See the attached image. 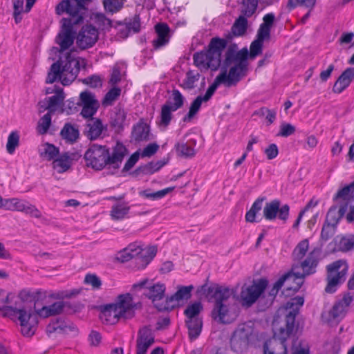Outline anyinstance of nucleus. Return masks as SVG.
Listing matches in <instances>:
<instances>
[{
	"label": "nucleus",
	"mask_w": 354,
	"mask_h": 354,
	"mask_svg": "<svg viewBox=\"0 0 354 354\" xmlns=\"http://www.w3.org/2000/svg\"><path fill=\"white\" fill-rule=\"evenodd\" d=\"M82 23L81 17L77 19L70 17L62 19L61 29L55 39L60 48L59 59L50 66L46 79V84H52L59 80L64 86H67L77 77L80 70V62L71 52L64 51L74 43L76 38L75 26Z\"/></svg>",
	"instance_id": "1"
},
{
	"label": "nucleus",
	"mask_w": 354,
	"mask_h": 354,
	"mask_svg": "<svg viewBox=\"0 0 354 354\" xmlns=\"http://www.w3.org/2000/svg\"><path fill=\"white\" fill-rule=\"evenodd\" d=\"M67 303L64 301H56L49 306H44L40 309H36L34 304V310L32 308L28 309L18 306L17 302L15 306H0V312H2L3 317L15 319L17 317L21 327V333L25 336H32L35 334L38 324V317L47 318L52 316L60 315Z\"/></svg>",
	"instance_id": "2"
},
{
	"label": "nucleus",
	"mask_w": 354,
	"mask_h": 354,
	"mask_svg": "<svg viewBox=\"0 0 354 354\" xmlns=\"http://www.w3.org/2000/svg\"><path fill=\"white\" fill-rule=\"evenodd\" d=\"M126 152V147L120 142H117L111 154L106 146L92 144L85 151L84 160L87 167L96 171H100L107 165L119 168Z\"/></svg>",
	"instance_id": "3"
},
{
	"label": "nucleus",
	"mask_w": 354,
	"mask_h": 354,
	"mask_svg": "<svg viewBox=\"0 0 354 354\" xmlns=\"http://www.w3.org/2000/svg\"><path fill=\"white\" fill-rule=\"evenodd\" d=\"M198 292L203 293L208 301L214 302L211 313L214 320L221 324H230L234 320L235 317L231 315L225 304L233 294L231 289L218 283L209 286L205 283L199 288Z\"/></svg>",
	"instance_id": "4"
},
{
	"label": "nucleus",
	"mask_w": 354,
	"mask_h": 354,
	"mask_svg": "<svg viewBox=\"0 0 354 354\" xmlns=\"http://www.w3.org/2000/svg\"><path fill=\"white\" fill-rule=\"evenodd\" d=\"M298 310H295L286 315L284 326H278L276 319L272 323L273 339L263 344V354H287L286 341L297 330L295 319Z\"/></svg>",
	"instance_id": "5"
},
{
	"label": "nucleus",
	"mask_w": 354,
	"mask_h": 354,
	"mask_svg": "<svg viewBox=\"0 0 354 354\" xmlns=\"http://www.w3.org/2000/svg\"><path fill=\"white\" fill-rule=\"evenodd\" d=\"M326 270L327 285L325 291L327 293H334L337 287L345 281L348 266L346 261L337 260L328 265Z\"/></svg>",
	"instance_id": "6"
},
{
	"label": "nucleus",
	"mask_w": 354,
	"mask_h": 354,
	"mask_svg": "<svg viewBox=\"0 0 354 354\" xmlns=\"http://www.w3.org/2000/svg\"><path fill=\"white\" fill-rule=\"evenodd\" d=\"M268 283L269 281L266 278H261L254 280L250 286H243L240 293L243 305L249 307L254 304L264 293Z\"/></svg>",
	"instance_id": "7"
},
{
	"label": "nucleus",
	"mask_w": 354,
	"mask_h": 354,
	"mask_svg": "<svg viewBox=\"0 0 354 354\" xmlns=\"http://www.w3.org/2000/svg\"><path fill=\"white\" fill-rule=\"evenodd\" d=\"M62 0L55 7V12L58 15L64 13L68 14L70 17L77 19L81 17V21H84V16L87 10V6L91 0Z\"/></svg>",
	"instance_id": "8"
},
{
	"label": "nucleus",
	"mask_w": 354,
	"mask_h": 354,
	"mask_svg": "<svg viewBox=\"0 0 354 354\" xmlns=\"http://www.w3.org/2000/svg\"><path fill=\"white\" fill-rule=\"evenodd\" d=\"M303 274H300L299 272H293L292 271L288 272L281 276L270 289L266 297V305L270 306L272 304L279 291L281 289L286 282L299 280V281L297 283L295 286L287 288L288 290H293L294 292H297L301 288V285L303 283Z\"/></svg>",
	"instance_id": "9"
},
{
	"label": "nucleus",
	"mask_w": 354,
	"mask_h": 354,
	"mask_svg": "<svg viewBox=\"0 0 354 354\" xmlns=\"http://www.w3.org/2000/svg\"><path fill=\"white\" fill-rule=\"evenodd\" d=\"M303 274H300L299 272H293L292 271L288 272L281 276L270 289L266 297V305L270 306L272 304L279 291L281 289L286 282L299 280V281L297 283L295 286L287 288L288 290H293L294 292H297L301 288V285L303 283Z\"/></svg>",
	"instance_id": "10"
},
{
	"label": "nucleus",
	"mask_w": 354,
	"mask_h": 354,
	"mask_svg": "<svg viewBox=\"0 0 354 354\" xmlns=\"http://www.w3.org/2000/svg\"><path fill=\"white\" fill-rule=\"evenodd\" d=\"M251 328L246 324H239L230 339L232 350L237 353L245 351L249 344V337L252 335Z\"/></svg>",
	"instance_id": "11"
},
{
	"label": "nucleus",
	"mask_w": 354,
	"mask_h": 354,
	"mask_svg": "<svg viewBox=\"0 0 354 354\" xmlns=\"http://www.w3.org/2000/svg\"><path fill=\"white\" fill-rule=\"evenodd\" d=\"M166 287L164 283H157L150 286L149 287H146L145 292L143 295L151 300L154 306L159 311H165L169 310L171 308H174V305H169L167 302V298L165 301L160 302L165 295Z\"/></svg>",
	"instance_id": "12"
},
{
	"label": "nucleus",
	"mask_w": 354,
	"mask_h": 354,
	"mask_svg": "<svg viewBox=\"0 0 354 354\" xmlns=\"http://www.w3.org/2000/svg\"><path fill=\"white\" fill-rule=\"evenodd\" d=\"M290 206L288 204L281 205L279 199H274L266 203L263 208V216L268 221H274L277 218L286 223L289 218Z\"/></svg>",
	"instance_id": "13"
},
{
	"label": "nucleus",
	"mask_w": 354,
	"mask_h": 354,
	"mask_svg": "<svg viewBox=\"0 0 354 354\" xmlns=\"http://www.w3.org/2000/svg\"><path fill=\"white\" fill-rule=\"evenodd\" d=\"M4 209L9 211H18L29 214L32 217L40 218L41 212L28 201L17 198H7L5 201Z\"/></svg>",
	"instance_id": "14"
},
{
	"label": "nucleus",
	"mask_w": 354,
	"mask_h": 354,
	"mask_svg": "<svg viewBox=\"0 0 354 354\" xmlns=\"http://www.w3.org/2000/svg\"><path fill=\"white\" fill-rule=\"evenodd\" d=\"M98 30L89 24L82 27L78 34H76V43L81 49H86L92 47L98 39Z\"/></svg>",
	"instance_id": "15"
},
{
	"label": "nucleus",
	"mask_w": 354,
	"mask_h": 354,
	"mask_svg": "<svg viewBox=\"0 0 354 354\" xmlns=\"http://www.w3.org/2000/svg\"><path fill=\"white\" fill-rule=\"evenodd\" d=\"M247 64H236L230 68L229 73L226 71L220 73L217 77L218 80L227 87L236 85L242 77L246 75L248 70Z\"/></svg>",
	"instance_id": "16"
},
{
	"label": "nucleus",
	"mask_w": 354,
	"mask_h": 354,
	"mask_svg": "<svg viewBox=\"0 0 354 354\" xmlns=\"http://www.w3.org/2000/svg\"><path fill=\"white\" fill-rule=\"evenodd\" d=\"M82 155L77 151H66L59 153L57 158L53 161V167L59 174L68 171L73 164L78 161Z\"/></svg>",
	"instance_id": "17"
},
{
	"label": "nucleus",
	"mask_w": 354,
	"mask_h": 354,
	"mask_svg": "<svg viewBox=\"0 0 354 354\" xmlns=\"http://www.w3.org/2000/svg\"><path fill=\"white\" fill-rule=\"evenodd\" d=\"M78 104L82 106L81 115L86 118L93 117L99 108V102L95 95L88 91L80 93Z\"/></svg>",
	"instance_id": "18"
},
{
	"label": "nucleus",
	"mask_w": 354,
	"mask_h": 354,
	"mask_svg": "<svg viewBox=\"0 0 354 354\" xmlns=\"http://www.w3.org/2000/svg\"><path fill=\"white\" fill-rule=\"evenodd\" d=\"M248 55L249 53L246 48H244L238 51L237 45L235 44H231L225 53L224 65L225 67H228L232 64H242L248 65Z\"/></svg>",
	"instance_id": "19"
},
{
	"label": "nucleus",
	"mask_w": 354,
	"mask_h": 354,
	"mask_svg": "<svg viewBox=\"0 0 354 354\" xmlns=\"http://www.w3.org/2000/svg\"><path fill=\"white\" fill-rule=\"evenodd\" d=\"M154 335L149 326L142 327L138 333L136 354H146L149 348L154 343Z\"/></svg>",
	"instance_id": "20"
},
{
	"label": "nucleus",
	"mask_w": 354,
	"mask_h": 354,
	"mask_svg": "<svg viewBox=\"0 0 354 354\" xmlns=\"http://www.w3.org/2000/svg\"><path fill=\"white\" fill-rule=\"evenodd\" d=\"M227 41L225 39L219 37H213L208 45L207 51L212 55V61L213 66H219L221 63V54L223 50L226 48Z\"/></svg>",
	"instance_id": "21"
},
{
	"label": "nucleus",
	"mask_w": 354,
	"mask_h": 354,
	"mask_svg": "<svg viewBox=\"0 0 354 354\" xmlns=\"http://www.w3.org/2000/svg\"><path fill=\"white\" fill-rule=\"evenodd\" d=\"M131 137L136 142H147L151 140L150 126L144 118H140L133 126Z\"/></svg>",
	"instance_id": "22"
},
{
	"label": "nucleus",
	"mask_w": 354,
	"mask_h": 354,
	"mask_svg": "<svg viewBox=\"0 0 354 354\" xmlns=\"http://www.w3.org/2000/svg\"><path fill=\"white\" fill-rule=\"evenodd\" d=\"M156 37L153 40L152 44L155 50L166 46L170 39V28L165 23H158L155 26Z\"/></svg>",
	"instance_id": "23"
},
{
	"label": "nucleus",
	"mask_w": 354,
	"mask_h": 354,
	"mask_svg": "<svg viewBox=\"0 0 354 354\" xmlns=\"http://www.w3.org/2000/svg\"><path fill=\"white\" fill-rule=\"evenodd\" d=\"M346 211L347 203L346 202L332 205L327 212L325 222L330 225L337 226Z\"/></svg>",
	"instance_id": "24"
},
{
	"label": "nucleus",
	"mask_w": 354,
	"mask_h": 354,
	"mask_svg": "<svg viewBox=\"0 0 354 354\" xmlns=\"http://www.w3.org/2000/svg\"><path fill=\"white\" fill-rule=\"evenodd\" d=\"M100 317L103 322L111 325L116 324L119 319L124 316L115 305L110 304L102 307Z\"/></svg>",
	"instance_id": "25"
},
{
	"label": "nucleus",
	"mask_w": 354,
	"mask_h": 354,
	"mask_svg": "<svg viewBox=\"0 0 354 354\" xmlns=\"http://www.w3.org/2000/svg\"><path fill=\"white\" fill-rule=\"evenodd\" d=\"M353 79L354 68H347L344 71H343L335 82L333 87V91L335 93H341L347 87H348Z\"/></svg>",
	"instance_id": "26"
},
{
	"label": "nucleus",
	"mask_w": 354,
	"mask_h": 354,
	"mask_svg": "<svg viewBox=\"0 0 354 354\" xmlns=\"http://www.w3.org/2000/svg\"><path fill=\"white\" fill-rule=\"evenodd\" d=\"M90 118L85 126L84 134L90 140H94L100 136L104 128L101 120L93 117Z\"/></svg>",
	"instance_id": "27"
},
{
	"label": "nucleus",
	"mask_w": 354,
	"mask_h": 354,
	"mask_svg": "<svg viewBox=\"0 0 354 354\" xmlns=\"http://www.w3.org/2000/svg\"><path fill=\"white\" fill-rule=\"evenodd\" d=\"M127 113L120 104L117 105L111 114L110 124L115 131L119 133L124 129V123L126 120Z\"/></svg>",
	"instance_id": "28"
},
{
	"label": "nucleus",
	"mask_w": 354,
	"mask_h": 354,
	"mask_svg": "<svg viewBox=\"0 0 354 354\" xmlns=\"http://www.w3.org/2000/svg\"><path fill=\"white\" fill-rule=\"evenodd\" d=\"M115 305L118 310L123 315L124 317L128 318L127 314L134 308L133 298L130 293L120 295L118 297Z\"/></svg>",
	"instance_id": "29"
},
{
	"label": "nucleus",
	"mask_w": 354,
	"mask_h": 354,
	"mask_svg": "<svg viewBox=\"0 0 354 354\" xmlns=\"http://www.w3.org/2000/svg\"><path fill=\"white\" fill-rule=\"evenodd\" d=\"M193 59L194 64L198 67L211 68L212 71H216L219 67V66H214L212 65L213 64L212 55L209 54L207 50L194 53Z\"/></svg>",
	"instance_id": "30"
},
{
	"label": "nucleus",
	"mask_w": 354,
	"mask_h": 354,
	"mask_svg": "<svg viewBox=\"0 0 354 354\" xmlns=\"http://www.w3.org/2000/svg\"><path fill=\"white\" fill-rule=\"evenodd\" d=\"M248 17L241 15L234 21L231 28V32L228 34L227 38L232 39V36L239 37L245 35L248 28Z\"/></svg>",
	"instance_id": "31"
},
{
	"label": "nucleus",
	"mask_w": 354,
	"mask_h": 354,
	"mask_svg": "<svg viewBox=\"0 0 354 354\" xmlns=\"http://www.w3.org/2000/svg\"><path fill=\"white\" fill-rule=\"evenodd\" d=\"M194 289L192 285L187 286H179L177 291L172 295L167 297V302L169 305L174 301L187 300L192 297V291Z\"/></svg>",
	"instance_id": "32"
},
{
	"label": "nucleus",
	"mask_w": 354,
	"mask_h": 354,
	"mask_svg": "<svg viewBox=\"0 0 354 354\" xmlns=\"http://www.w3.org/2000/svg\"><path fill=\"white\" fill-rule=\"evenodd\" d=\"M176 111L171 106L165 103L160 109L158 120L156 122L159 127L166 129L171 123L173 118V112Z\"/></svg>",
	"instance_id": "33"
},
{
	"label": "nucleus",
	"mask_w": 354,
	"mask_h": 354,
	"mask_svg": "<svg viewBox=\"0 0 354 354\" xmlns=\"http://www.w3.org/2000/svg\"><path fill=\"white\" fill-rule=\"evenodd\" d=\"M353 192H354V183H351L349 185L344 187L340 189L335 197L333 198V201L337 204H340L341 203H346L347 206L348 205V203L353 198Z\"/></svg>",
	"instance_id": "34"
},
{
	"label": "nucleus",
	"mask_w": 354,
	"mask_h": 354,
	"mask_svg": "<svg viewBox=\"0 0 354 354\" xmlns=\"http://www.w3.org/2000/svg\"><path fill=\"white\" fill-rule=\"evenodd\" d=\"M186 326L188 329V335L191 340L198 337L202 331V318L185 319Z\"/></svg>",
	"instance_id": "35"
},
{
	"label": "nucleus",
	"mask_w": 354,
	"mask_h": 354,
	"mask_svg": "<svg viewBox=\"0 0 354 354\" xmlns=\"http://www.w3.org/2000/svg\"><path fill=\"white\" fill-rule=\"evenodd\" d=\"M48 105L45 109H48V112L54 113L57 108L61 106L64 100V94L62 88H56L55 95L46 98Z\"/></svg>",
	"instance_id": "36"
},
{
	"label": "nucleus",
	"mask_w": 354,
	"mask_h": 354,
	"mask_svg": "<svg viewBox=\"0 0 354 354\" xmlns=\"http://www.w3.org/2000/svg\"><path fill=\"white\" fill-rule=\"evenodd\" d=\"M39 153L43 159L48 161H54L59 153V149L54 145L46 142L41 145L39 149Z\"/></svg>",
	"instance_id": "37"
},
{
	"label": "nucleus",
	"mask_w": 354,
	"mask_h": 354,
	"mask_svg": "<svg viewBox=\"0 0 354 354\" xmlns=\"http://www.w3.org/2000/svg\"><path fill=\"white\" fill-rule=\"evenodd\" d=\"M266 200L265 196L259 197L257 198L250 209L245 214V221L249 223L259 222L257 220V216L262 209L263 202Z\"/></svg>",
	"instance_id": "38"
},
{
	"label": "nucleus",
	"mask_w": 354,
	"mask_h": 354,
	"mask_svg": "<svg viewBox=\"0 0 354 354\" xmlns=\"http://www.w3.org/2000/svg\"><path fill=\"white\" fill-rule=\"evenodd\" d=\"M60 135L62 138L70 143L77 141L79 138V130L71 123H66L61 130Z\"/></svg>",
	"instance_id": "39"
},
{
	"label": "nucleus",
	"mask_w": 354,
	"mask_h": 354,
	"mask_svg": "<svg viewBox=\"0 0 354 354\" xmlns=\"http://www.w3.org/2000/svg\"><path fill=\"white\" fill-rule=\"evenodd\" d=\"M167 164L166 161L159 160L157 162H150L145 165L140 166L136 170L137 174H152L158 171Z\"/></svg>",
	"instance_id": "40"
},
{
	"label": "nucleus",
	"mask_w": 354,
	"mask_h": 354,
	"mask_svg": "<svg viewBox=\"0 0 354 354\" xmlns=\"http://www.w3.org/2000/svg\"><path fill=\"white\" fill-rule=\"evenodd\" d=\"M347 310L343 306L341 302L336 301L330 310L329 322H339L346 315Z\"/></svg>",
	"instance_id": "41"
},
{
	"label": "nucleus",
	"mask_w": 354,
	"mask_h": 354,
	"mask_svg": "<svg viewBox=\"0 0 354 354\" xmlns=\"http://www.w3.org/2000/svg\"><path fill=\"white\" fill-rule=\"evenodd\" d=\"M175 189V187H169L162 190L152 192L151 189H147L139 192V195L146 198L155 201L165 197L167 194L170 193Z\"/></svg>",
	"instance_id": "42"
},
{
	"label": "nucleus",
	"mask_w": 354,
	"mask_h": 354,
	"mask_svg": "<svg viewBox=\"0 0 354 354\" xmlns=\"http://www.w3.org/2000/svg\"><path fill=\"white\" fill-rule=\"evenodd\" d=\"M318 264L317 259L314 257L313 252L310 253L308 257L301 263V266L304 270V277L315 272V268ZM301 274V273H299Z\"/></svg>",
	"instance_id": "43"
},
{
	"label": "nucleus",
	"mask_w": 354,
	"mask_h": 354,
	"mask_svg": "<svg viewBox=\"0 0 354 354\" xmlns=\"http://www.w3.org/2000/svg\"><path fill=\"white\" fill-rule=\"evenodd\" d=\"M185 100V97L178 90L173 89L171 91V95L165 103L171 106L174 110L177 111L183 106Z\"/></svg>",
	"instance_id": "44"
},
{
	"label": "nucleus",
	"mask_w": 354,
	"mask_h": 354,
	"mask_svg": "<svg viewBox=\"0 0 354 354\" xmlns=\"http://www.w3.org/2000/svg\"><path fill=\"white\" fill-rule=\"evenodd\" d=\"M175 149L178 156L185 158H191L196 154L194 148L187 142H178L175 145Z\"/></svg>",
	"instance_id": "45"
},
{
	"label": "nucleus",
	"mask_w": 354,
	"mask_h": 354,
	"mask_svg": "<svg viewBox=\"0 0 354 354\" xmlns=\"http://www.w3.org/2000/svg\"><path fill=\"white\" fill-rule=\"evenodd\" d=\"M258 6V0H241V13L245 17H250L256 12Z\"/></svg>",
	"instance_id": "46"
},
{
	"label": "nucleus",
	"mask_w": 354,
	"mask_h": 354,
	"mask_svg": "<svg viewBox=\"0 0 354 354\" xmlns=\"http://www.w3.org/2000/svg\"><path fill=\"white\" fill-rule=\"evenodd\" d=\"M203 310V305L201 302L196 301L187 306L184 310L186 319L201 318L199 314Z\"/></svg>",
	"instance_id": "47"
},
{
	"label": "nucleus",
	"mask_w": 354,
	"mask_h": 354,
	"mask_svg": "<svg viewBox=\"0 0 354 354\" xmlns=\"http://www.w3.org/2000/svg\"><path fill=\"white\" fill-rule=\"evenodd\" d=\"M316 2L317 0H288L286 8L290 11L297 6H301L312 11L316 5Z\"/></svg>",
	"instance_id": "48"
},
{
	"label": "nucleus",
	"mask_w": 354,
	"mask_h": 354,
	"mask_svg": "<svg viewBox=\"0 0 354 354\" xmlns=\"http://www.w3.org/2000/svg\"><path fill=\"white\" fill-rule=\"evenodd\" d=\"M130 207L127 203H119L113 205L111 211V215L113 219H122L129 212Z\"/></svg>",
	"instance_id": "49"
},
{
	"label": "nucleus",
	"mask_w": 354,
	"mask_h": 354,
	"mask_svg": "<svg viewBox=\"0 0 354 354\" xmlns=\"http://www.w3.org/2000/svg\"><path fill=\"white\" fill-rule=\"evenodd\" d=\"M202 102L197 97L191 103L188 113L183 118V122H189L196 116L201 107Z\"/></svg>",
	"instance_id": "50"
},
{
	"label": "nucleus",
	"mask_w": 354,
	"mask_h": 354,
	"mask_svg": "<svg viewBox=\"0 0 354 354\" xmlns=\"http://www.w3.org/2000/svg\"><path fill=\"white\" fill-rule=\"evenodd\" d=\"M338 250L342 252H348L354 248V235L348 236H342L337 243Z\"/></svg>",
	"instance_id": "51"
},
{
	"label": "nucleus",
	"mask_w": 354,
	"mask_h": 354,
	"mask_svg": "<svg viewBox=\"0 0 354 354\" xmlns=\"http://www.w3.org/2000/svg\"><path fill=\"white\" fill-rule=\"evenodd\" d=\"M91 19L102 30L109 29L111 27V21L102 13L93 14Z\"/></svg>",
	"instance_id": "52"
},
{
	"label": "nucleus",
	"mask_w": 354,
	"mask_h": 354,
	"mask_svg": "<svg viewBox=\"0 0 354 354\" xmlns=\"http://www.w3.org/2000/svg\"><path fill=\"white\" fill-rule=\"evenodd\" d=\"M121 89L119 87H113L105 95L102 104L104 106H111L120 95Z\"/></svg>",
	"instance_id": "53"
},
{
	"label": "nucleus",
	"mask_w": 354,
	"mask_h": 354,
	"mask_svg": "<svg viewBox=\"0 0 354 354\" xmlns=\"http://www.w3.org/2000/svg\"><path fill=\"white\" fill-rule=\"evenodd\" d=\"M51 113H46L38 122L37 130L41 135L46 134L51 124Z\"/></svg>",
	"instance_id": "54"
},
{
	"label": "nucleus",
	"mask_w": 354,
	"mask_h": 354,
	"mask_svg": "<svg viewBox=\"0 0 354 354\" xmlns=\"http://www.w3.org/2000/svg\"><path fill=\"white\" fill-rule=\"evenodd\" d=\"M309 243L308 239H304L300 241L294 249L292 256L296 260H301L308 250Z\"/></svg>",
	"instance_id": "55"
},
{
	"label": "nucleus",
	"mask_w": 354,
	"mask_h": 354,
	"mask_svg": "<svg viewBox=\"0 0 354 354\" xmlns=\"http://www.w3.org/2000/svg\"><path fill=\"white\" fill-rule=\"evenodd\" d=\"M19 145V135L17 131H12L8 138L6 149L8 153L12 154Z\"/></svg>",
	"instance_id": "56"
},
{
	"label": "nucleus",
	"mask_w": 354,
	"mask_h": 354,
	"mask_svg": "<svg viewBox=\"0 0 354 354\" xmlns=\"http://www.w3.org/2000/svg\"><path fill=\"white\" fill-rule=\"evenodd\" d=\"M66 329H69L71 331H77L76 327L73 324L67 325L66 322H62L58 326H55V324L49 323L46 327V332L50 334L57 331H65Z\"/></svg>",
	"instance_id": "57"
},
{
	"label": "nucleus",
	"mask_w": 354,
	"mask_h": 354,
	"mask_svg": "<svg viewBox=\"0 0 354 354\" xmlns=\"http://www.w3.org/2000/svg\"><path fill=\"white\" fill-rule=\"evenodd\" d=\"M221 84H222V82L220 81V80H218V77H216L213 84H212L206 91L205 94L204 95H198L197 97H200L202 102H208L215 93L218 86Z\"/></svg>",
	"instance_id": "58"
},
{
	"label": "nucleus",
	"mask_w": 354,
	"mask_h": 354,
	"mask_svg": "<svg viewBox=\"0 0 354 354\" xmlns=\"http://www.w3.org/2000/svg\"><path fill=\"white\" fill-rule=\"evenodd\" d=\"M221 84H222V82L220 81V80H218V77H216L213 84H212L206 91L205 94L204 95H198L197 97H200L202 102H208L215 93L218 86Z\"/></svg>",
	"instance_id": "59"
},
{
	"label": "nucleus",
	"mask_w": 354,
	"mask_h": 354,
	"mask_svg": "<svg viewBox=\"0 0 354 354\" xmlns=\"http://www.w3.org/2000/svg\"><path fill=\"white\" fill-rule=\"evenodd\" d=\"M103 4L106 11L113 13L122 7L123 0H104Z\"/></svg>",
	"instance_id": "60"
},
{
	"label": "nucleus",
	"mask_w": 354,
	"mask_h": 354,
	"mask_svg": "<svg viewBox=\"0 0 354 354\" xmlns=\"http://www.w3.org/2000/svg\"><path fill=\"white\" fill-rule=\"evenodd\" d=\"M39 291L32 292L29 290L24 289L19 292L18 297L23 302L35 301L39 299Z\"/></svg>",
	"instance_id": "61"
},
{
	"label": "nucleus",
	"mask_w": 354,
	"mask_h": 354,
	"mask_svg": "<svg viewBox=\"0 0 354 354\" xmlns=\"http://www.w3.org/2000/svg\"><path fill=\"white\" fill-rule=\"evenodd\" d=\"M263 46V41L259 40V39L253 41L250 45V52L248 56L251 59L255 58L257 56L262 53Z\"/></svg>",
	"instance_id": "62"
},
{
	"label": "nucleus",
	"mask_w": 354,
	"mask_h": 354,
	"mask_svg": "<svg viewBox=\"0 0 354 354\" xmlns=\"http://www.w3.org/2000/svg\"><path fill=\"white\" fill-rule=\"evenodd\" d=\"M295 127L290 123L283 122L280 125L277 136L287 138L295 133Z\"/></svg>",
	"instance_id": "63"
},
{
	"label": "nucleus",
	"mask_w": 354,
	"mask_h": 354,
	"mask_svg": "<svg viewBox=\"0 0 354 354\" xmlns=\"http://www.w3.org/2000/svg\"><path fill=\"white\" fill-rule=\"evenodd\" d=\"M336 227L335 225H330L329 223L324 222L321 232L322 239L325 241L330 239L335 234Z\"/></svg>",
	"instance_id": "64"
}]
</instances>
